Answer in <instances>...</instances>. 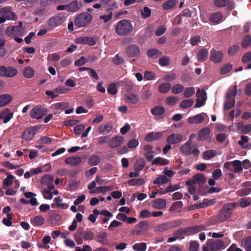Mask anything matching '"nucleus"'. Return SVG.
<instances>
[{
  "instance_id": "48",
  "label": "nucleus",
  "mask_w": 251,
  "mask_h": 251,
  "mask_svg": "<svg viewBox=\"0 0 251 251\" xmlns=\"http://www.w3.org/2000/svg\"><path fill=\"white\" fill-rule=\"evenodd\" d=\"M147 54L149 57L156 58L161 55V52L158 49H151L147 51Z\"/></svg>"
},
{
  "instance_id": "22",
  "label": "nucleus",
  "mask_w": 251,
  "mask_h": 251,
  "mask_svg": "<svg viewBox=\"0 0 251 251\" xmlns=\"http://www.w3.org/2000/svg\"><path fill=\"white\" fill-rule=\"evenodd\" d=\"M63 22L62 17L55 16L49 19L48 24L50 26L55 27L60 25Z\"/></svg>"
},
{
  "instance_id": "6",
  "label": "nucleus",
  "mask_w": 251,
  "mask_h": 251,
  "mask_svg": "<svg viewBox=\"0 0 251 251\" xmlns=\"http://www.w3.org/2000/svg\"><path fill=\"white\" fill-rule=\"evenodd\" d=\"M182 224L181 220H174L169 222H166L160 224L156 227V230L158 231H163L170 228H175L180 226Z\"/></svg>"
},
{
  "instance_id": "43",
  "label": "nucleus",
  "mask_w": 251,
  "mask_h": 251,
  "mask_svg": "<svg viewBox=\"0 0 251 251\" xmlns=\"http://www.w3.org/2000/svg\"><path fill=\"white\" fill-rule=\"evenodd\" d=\"M216 154L217 151H216L209 150L203 152L202 157L205 160H209L215 156Z\"/></svg>"
},
{
  "instance_id": "7",
  "label": "nucleus",
  "mask_w": 251,
  "mask_h": 251,
  "mask_svg": "<svg viewBox=\"0 0 251 251\" xmlns=\"http://www.w3.org/2000/svg\"><path fill=\"white\" fill-rule=\"evenodd\" d=\"M40 128V126H31L22 133V137L26 141H30L34 138L36 132Z\"/></svg>"
},
{
  "instance_id": "27",
  "label": "nucleus",
  "mask_w": 251,
  "mask_h": 251,
  "mask_svg": "<svg viewBox=\"0 0 251 251\" xmlns=\"http://www.w3.org/2000/svg\"><path fill=\"white\" fill-rule=\"evenodd\" d=\"M31 224L35 226H41L45 223V218L41 215H37L30 220Z\"/></svg>"
},
{
  "instance_id": "9",
  "label": "nucleus",
  "mask_w": 251,
  "mask_h": 251,
  "mask_svg": "<svg viewBox=\"0 0 251 251\" xmlns=\"http://www.w3.org/2000/svg\"><path fill=\"white\" fill-rule=\"evenodd\" d=\"M6 34L9 37H13L14 36H23L24 34L23 29H20L19 27L14 25L12 27H8L7 28Z\"/></svg>"
},
{
  "instance_id": "47",
  "label": "nucleus",
  "mask_w": 251,
  "mask_h": 251,
  "mask_svg": "<svg viewBox=\"0 0 251 251\" xmlns=\"http://www.w3.org/2000/svg\"><path fill=\"white\" fill-rule=\"evenodd\" d=\"M171 88V85L168 82H165L161 84L158 87V91L161 93H166L168 92Z\"/></svg>"
},
{
  "instance_id": "10",
  "label": "nucleus",
  "mask_w": 251,
  "mask_h": 251,
  "mask_svg": "<svg viewBox=\"0 0 251 251\" xmlns=\"http://www.w3.org/2000/svg\"><path fill=\"white\" fill-rule=\"evenodd\" d=\"M127 55L129 57H139L140 55V49L136 45H130L126 50Z\"/></svg>"
},
{
  "instance_id": "25",
  "label": "nucleus",
  "mask_w": 251,
  "mask_h": 251,
  "mask_svg": "<svg viewBox=\"0 0 251 251\" xmlns=\"http://www.w3.org/2000/svg\"><path fill=\"white\" fill-rule=\"evenodd\" d=\"M151 206L158 209H162L166 206V200L162 199H155L151 202Z\"/></svg>"
},
{
  "instance_id": "23",
  "label": "nucleus",
  "mask_w": 251,
  "mask_h": 251,
  "mask_svg": "<svg viewBox=\"0 0 251 251\" xmlns=\"http://www.w3.org/2000/svg\"><path fill=\"white\" fill-rule=\"evenodd\" d=\"M223 19V15L219 12H217L212 14L209 18V20L210 23L213 25H217L220 23Z\"/></svg>"
},
{
  "instance_id": "5",
  "label": "nucleus",
  "mask_w": 251,
  "mask_h": 251,
  "mask_svg": "<svg viewBox=\"0 0 251 251\" xmlns=\"http://www.w3.org/2000/svg\"><path fill=\"white\" fill-rule=\"evenodd\" d=\"M48 110L41 105H37L31 109L30 116L31 118L39 120L47 114Z\"/></svg>"
},
{
  "instance_id": "19",
  "label": "nucleus",
  "mask_w": 251,
  "mask_h": 251,
  "mask_svg": "<svg viewBox=\"0 0 251 251\" xmlns=\"http://www.w3.org/2000/svg\"><path fill=\"white\" fill-rule=\"evenodd\" d=\"M96 241L103 245H107L109 243L107 234L105 232L100 231L97 233L95 238Z\"/></svg>"
},
{
  "instance_id": "32",
  "label": "nucleus",
  "mask_w": 251,
  "mask_h": 251,
  "mask_svg": "<svg viewBox=\"0 0 251 251\" xmlns=\"http://www.w3.org/2000/svg\"><path fill=\"white\" fill-rule=\"evenodd\" d=\"M208 55V51L206 49H201L197 53L198 60L200 62H204L207 59Z\"/></svg>"
},
{
  "instance_id": "64",
  "label": "nucleus",
  "mask_w": 251,
  "mask_h": 251,
  "mask_svg": "<svg viewBox=\"0 0 251 251\" xmlns=\"http://www.w3.org/2000/svg\"><path fill=\"white\" fill-rule=\"evenodd\" d=\"M250 61H251V51L246 52L242 58V61L243 63H248Z\"/></svg>"
},
{
  "instance_id": "1",
  "label": "nucleus",
  "mask_w": 251,
  "mask_h": 251,
  "mask_svg": "<svg viewBox=\"0 0 251 251\" xmlns=\"http://www.w3.org/2000/svg\"><path fill=\"white\" fill-rule=\"evenodd\" d=\"M133 29L131 22L127 20L123 19L119 21L115 27V32L119 36H126Z\"/></svg>"
},
{
  "instance_id": "24",
  "label": "nucleus",
  "mask_w": 251,
  "mask_h": 251,
  "mask_svg": "<svg viewBox=\"0 0 251 251\" xmlns=\"http://www.w3.org/2000/svg\"><path fill=\"white\" fill-rule=\"evenodd\" d=\"M113 128V126L111 123H106L101 125L99 127V132L102 134L105 135L110 133Z\"/></svg>"
},
{
  "instance_id": "46",
  "label": "nucleus",
  "mask_w": 251,
  "mask_h": 251,
  "mask_svg": "<svg viewBox=\"0 0 251 251\" xmlns=\"http://www.w3.org/2000/svg\"><path fill=\"white\" fill-rule=\"evenodd\" d=\"M194 179H195V181L197 184H199L200 185L203 184L205 181L206 179L203 174L199 173L197 174L194 176Z\"/></svg>"
},
{
  "instance_id": "21",
  "label": "nucleus",
  "mask_w": 251,
  "mask_h": 251,
  "mask_svg": "<svg viewBox=\"0 0 251 251\" xmlns=\"http://www.w3.org/2000/svg\"><path fill=\"white\" fill-rule=\"evenodd\" d=\"M162 137V133L160 132H152L147 134L145 138L146 141L151 142L160 139Z\"/></svg>"
},
{
  "instance_id": "45",
  "label": "nucleus",
  "mask_w": 251,
  "mask_h": 251,
  "mask_svg": "<svg viewBox=\"0 0 251 251\" xmlns=\"http://www.w3.org/2000/svg\"><path fill=\"white\" fill-rule=\"evenodd\" d=\"M169 180V179L166 176H159L158 177H156L155 180H154L153 184L161 185L167 183Z\"/></svg>"
},
{
  "instance_id": "11",
  "label": "nucleus",
  "mask_w": 251,
  "mask_h": 251,
  "mask_svg": "<svg viewBox=\"0 0 251 251\" xmlns=\"http://www.w3.org/2000/svg\"><path fill=\"white\" fill-rule=\"evenodd\" d=\"M214 4L218 7H226L228 10H232L235 7V3L230 0H215Z\"/></svg>"
},
{
  "instance_id": "29",
  "label": "nucleus",
  "mask_w": 251,
  "mask_h": 251,
  "mask_svg": "<svg viewBox=\"0 0 251 251\" xmlns=\"http://www.w3.org/2000/svg\"><path fill=\"white\" fill-rule=\"evenodd\" d=\"M82 161V158L78 156H71L67 157L65 162L66 164L76 166L79 164Z\"/></svg>"
},
{
  "instance_id": "26",
  "label": "nucleus",
  "mask_w": 251,
  "mask_h": 251,
  "mask_svg": "<svg viewBox=\"0 0 251 251\" xmlns=\"http://www.w3.org/2000/svg\"><path fill=\"white\" fill-rule=\"evenodd\" d=\"M216 199H211L210 200H205L202 202L195 204L192 206L195 207L196 208H202L206 207L209 205H212L216 203Z\"/></svg>"
},
{
  "instance_id": "16",
  "label": "nucleus",
  "mask_w": 251,
  "mask_h": 251,
  "mask_svg": "<svg viewBox=\"0 0 251 251\" xmlns=\"http://www.w3.org/2000/svg\"><path fill=\"white\" fill-rule=\"evenodd\" d=\"M75 43L77 44H86L93 46L96 44L94 39L90 37H79L75 39Z\"/></svg>"
},
{
  "instance_id": "55",
  "label": "nucleus",
  "mask_w": 251,
  "mask_h": 251,
  "mask_svg": "<svg viewBox=\"0 0 251 251\" xmlns=\"http://www.w3.org/2000/svg\"><path fill=\"white\" fill-rule=\"evenodd\" d=\"M118 90L116 84L114 83H111L108 85L107 92L108 94L114 95L117 93Z\"/></svg>"
},
{
  "instance_id": "58",
  "label": "nucleus",
  "mask_w": 251,
  "mask_h": 251,
  "mask_svg": "<svg viewBox=\"0 0 251 251\" xmlns=\"http://www.w3.org/2000/svg\"><path fill=\"white\" fill-rule=\"evenodd\" d=\"M232 68V66L231 64H226L221 68L220 74L225 75L228 73Z\"/></svg>"
},
{
  "instance_id": "15",
  "label": "nucleus",
  "mask_w": 251,
  "mask_h": 251,
  "mask_svg": "<svg viewBox=\"0 0 251 251\" xmlns=\"http://www.w3.org/2000/svg\"><path fill=\"white\" fill-rule=\"evenodd\" d=\"M223 58V53L221 51L212 50L210 52V59L215 63L221 62Z\"/></svg>"
},
{
  "instance_id": "36",
  "label": "nucleus",
  "mask_w": 251,
  "mask_h": 251,
  "mask_svg": "<svg viewBox=\"0 0 251 251\" xmlns=\"http://www.w3.org/2000/svg\"><path fill=\"white\" fill-rule=\"evenodd\" d=\"M169 164V161L161 157L155 158L151 162V165H166Z\"/></svg>"
},
{
  "instance_id": "17",
  "label": "nucleus",
  "mask_w": 251,
  "mask_h": 251,
  "mask_svg": "<svg viewBox=\"0 0 251 251\" xmlns=\"http://www.w3.org/2000/svg\"><path fill=\"white\" fill-rule=\"evenodd\" d=\"M81 6V2H79L78 0L71 1L67 4V11L73 13L76 12L79 10Z\"/></svg>"
},
{
  "instance_id": "38",
  "label": "nucleus",
  "mask_w": 251,
  "mask_h": 251,
  "mask_svg": "<svg viewBox=\"0 0 251 251\" xmlns=\"http://www.w3.org/2000/svg\"><path fill=\"white\" fill-rule=\"evenodd\" d=\"M242 246L247 251H251V236L242 239Z\"/></svg>"
},
{
  "instance_id": "54",
  "label": "nucleus",
  "mask_w": 251,
  "mask_h": 251,
  "mask_svg": "<svg viewBox=\"0 0 251 251\" xmlns=\"http://www.w3.org/2000/svg\"><path fill=\"white\" fill-rule=\"evenodd\" d=\"M194 103L192 99H187L182 101L180 104V107L182 108H187L192 106Z\"/></svg>"
},
{
  "instance_id": "30",
  "label": "nucleus",
  "mask_w": 251,
  "mask_h": 251,
  "mask_svg": "<svg viewBox=\"0 0 251 251\" xmlns=\"http://www.w3.org/2000/svg\"><path fill=\"white\" fill-rule=\"evenodd\" d=\"M210 129L208 127H206L201 129L198 134V139L200 141H203L207 139L210 134Z\"/></svg>"
},
{
  "instance_id": "35",
  "label": "nucleus",
  "mask_w": 251,
  "mask_h": 251,
  "mask_svg": "<svg viewBox=\"0 0 251 251\" xmlns=\"http://www.w3.org/2000/svg\"><path fill=\"white\" fill-rule=\"evenodd\" d=\"M5 74L6 77H13L18 74L17 70L12 66H5Z\"/></svg>"
},
{
  "instance_id": "52",
  "label": "nucleus",
  "mask_w": 251,
  "mask_h": 251,
  "mask_svg": "<svg viewBox=\"0 0 251 251\" xmlns=\"http://www.w3.org/2000/svg\"><path fill=\"white\" fill-rule=\"evenodd\" d=\"M251 44V36L249 35H246L244 36L241 43V47L243 48L248 47Z\"/></svg>"
},
{
  "instance_id": "62",
  "label": "nucleus",
  "mask_w": 251,
  "mask_h": 251,
  "mask_svg": "<svg viewBox=\"0 0 251 251\" xmlns=\"http://www.w3.org/2000/svg\"><path fill=\"white\" fill-rule=\"evenodd\" d=\"M159 64L161 66H167L170 64V59L168 56H163L159 58Z\"/></svg>"
},
{
  "instance_id": "14",
  "label": "nucleus",
  "mask_w": 251,
  "mask_h": 251,
  "mask_svg": "<svg viewBox=\"0 0 251 251\" xmlns=\"http://www.w3.org/2000/svg\"><path fill=\"white\" fill-rule=\"evenodd\" d=\"M124 138L123 136H118L113 137L109 141L108 146L111 148H116L123 144Z\"/></svg>"
},
{
  "instance_id": "4",
  "label": "nucleus",
  "mask_w": 251,
  "mask_h": 251,
  "mask_svg": "<svg viewBox=\"0 0 251 251\" xmlns=\"http://www.w3.org/2000/svg\"><path fill=\"white\" fill-rule=\"evenodd\" d=\"M180 151L185 155H193L195 157H198L200 153L197 145H193L192 143H190L189 142H185L180 147Z\"/></svg>"
},
{
  "instance_id": "8",
  "label": "nucleus",
  "mask_w": 251,
  "mask_h": 251,
  "mask_svg": "<svg viewBox=\"0 0 251 251\" xmlns=\"http://www.w3.org/2000/svg\"><path fill=\"white\" fill-rule=\"evenodd\" d=\"M206 245L209 247L210 251H219L224 249L225 244L221 240H208Z\"/></svg>"
},
{
  "instance_id": "49",
  "label": "nucleus",
  "mask_w": 251,
  "mask_h": 251,
  "mask_svg": "<svg viewBox=\"0 0 251 251\" xmlns=\"http://www.w3.org/2000/svg\"><path fill=\"white\" fill-rule=\"evenodd\" d=\"M127 100L130 103L136 104L139 100V96L134 94H129L126 97Z\"/></svg>"
},
{
  "instance_id": "60",
  "label": "nucleus",
  "mask_w": 251,
  "mask_h": 251,
  "mask_svg": "<svg viewBox=\"0 0 251 251\" xmlns=\"http://www.w3.org/2000/svg\"><path fill=\"white\" fill-rule=\"evenodd\" d=\"M53 177L50 175H45L41 179L42 184H50L52 183Z\"/></svg>"
},
{
  "instance_id": "57",
  "label": "nucleus",
  "mask_w": 251,
  "mask_h": 251,
  "mask_svg": "<svg viewBox=\"0 0 251 251\" xmlns=\"http://www.w3.org/2000/svg\"><path fill=\"white\" fill-rule=\"evenodd\" d=\"M195 90L193 87H187L183 93V96L185 98H190L195 93Z\"/></svg>"
},
{
  "instance_id": "12",
  "label": "nucleus",
  "mask_w": 251,
  "mask_h": 251,
  "mask_svg": "<svg viewBox=\"0 0 251 251\" xmlns=\"http://www.w3.org/2000/svg\"><path fill=\"white\" fill-rule=\"evenodd\" d=\"M205 229V226L203 225H197L189 227L183 228L185 231V235L189 236L194 233H198Z\"/></svg>"
},
{
  "instance_id": "3",
  "label": "nucleus",
  "mask_w": 251,
  "mask_h": 251,
  "mask_svg": "<svg viewBox=\"0 0 251 251\" xmlns=\"http://www.w3.org/2000/svg\"><path fill=\"white\" fill-rule=\"evenodd\" d=\"M93 19V16L91 14L83 12L76 16L74 20V24L78 28L85 27L92 22Z\"/></svg>"
},
{
  "instance_id": "28",
  "label": "nucleus",
  "mask_w": 251,
  "mask_h": 251,
  "mask_svg": "<svg viewBox=\"0 0 251 251\" xmlns=\"http://www.w3.org/2000/svg\"><path fill=\"white\" fill-rule=\"evenodd\" d=\"M203 115H206L204 113L198 114L194 116L189 117L188 118V122L190 124H199L202 123L204 118Z\"/></svg>"
},
{
  "instance_id": "41",
  "label": "nucleus",
  "mask_w": 251,
  "mask_h": 251,
  "mask_svg": "<svg viewBox=\"0 0 251 251\" xmlns=\"http://www.w3.org/2000/svg\"><path fill=\"white\" fill-rule=\"evenodd\" d=\"M165 108L162 106H156L151 110V114L155 116H160L164 113Z\"/></svg>"
},
{
  "instance_id": "13",
  "label": "nucleus",
  "mask_w": 251,
  "mask_h": 251,
  "mask_svg": "<svg viewBox=\"0 0 251 251\" xmlns=\"http://www.w3.org/2000/svg\"><path fill=\"white\" fill-rule=\"evenodd\" d=\"M183 140L182 135L178 133H174L170 135L167 138V142L170 145L178 144Z\"/></svg>"
},
{
  "instance_id": "40",
  "label": "nucleus",
  "mask_w": 251,
  "mask_h": 251,
  "mask_svg": "<svg viewBox=\"0 0 251 251\" xmlns=\"http://www.w3.org/2000/svg\"><path fill=\"white\" fill-rule=\"evenodd\" d=\"M176 4V0H168L163 3L162 8L165 10H169L174 7Z\"/></svg>"
},
{
  "instance_id": "61",
  "label": "nucleus",
  "mask_w": 251,
  "mask_h": 251,
  "mask_svg": "<svg viewBox=\"0 0 251 251\" xmlns=\"http://www.w3.org/2000/svg\"><path fill=\"white\" fill-rule=\"evenodd\" d=\"M184 89V87L180 84H176L172 88V92L174 94H177L181 92Z\"/></svg>"
},
{
  "instance_id": "44",
  "label": "nucleus",
  "mask_w": 251,
  "mask_h": 251,
  "mask_svg": "<svg viewBox=\"0 0 251 251\" xmlns=\"http://www.w3.org/2000/svg\"><path fill=\"white\" fill-rule=\"evenodd\" d=\"M232 166H233V172L237 173L243 170L242 162L241 161L236 160L232 161Z\"/></svg>"
},
{
  "instance_id": "53",
  "label": "nucleus",
  "mask_w": 251,
  "mask_h": 251,
  "mask_svg": "<svg viewBox=\"0 0 251 251\" xmlns=\"http://www.w3.org/2000/svg\"><path fill=\"white\" fill-rule=\"evenodd\" d=\"M100 161V157L96 155H91L88 160V163L91 166H95L98 165Z\"/></svg>"
},
{
  "instance_id": "31",
  "label": "nucleus",
  "mask_w": 251,
  "mask_h": 251,
  "mask_svg": "<svg viewBox=\"0 0 251 251\" xmlns=\"http://www.w3.org/2000/svg\"><path fill=\"white\" fill-rule=\"evenodd\" d=\"M12 100V96L9 94L0 95V107H3L9 104Z\"/></svg>"
},
{
  "instance_id": "42",
  "label": "nucleus",
  "mask_w": 251,
  "mask_h": 251,
  "mask_svg": "<svg viewBox=\"0 0 251 251\" xmlns=\"http://www.w3.org/2000/svg\"><path fill=\"white\" fill-rule=\"evenodd\" d=\"M129 186H141L145 183L144 179L142 178H133L129 180L127 182Z\"/></svg>"
},
{
  "instance_id": "2",
  "label": "nucleus",
  "mask_w": 251,
  "mask_h": 251,
  "mask_svg": "<svg viewBox=\"0 0 251 251\" xmlns=\"http://www.w3.org/2000/svg\"><path fill=\"white\" fill-rule=\"evenodd\" d=\"M235 206L234 203H227L224 204L216 216L217 223L224 222L228 219L231 215Z\"/></svg>"
},
{
  "instance_id": "59",
  "label": "nucleus",
  "mask_w": 251,
  "mask_h": 251,
  "mask_svg": "<svg viewBox=\"0 0 251 251\" xmlns=\"http://www.w3.org/2000/svg\"><path fill=\"white\" fill-rule=\"evenodd\" d=\"M239 46L238 45H234L230 47L228 50V53L230 56H233L237 53L239 50Z\"/></svg>"
},
{
  "instance_id": "56",
  "label": "nucleus",
  "mask_w": 251,
  "mask_h": 251,
  "mask_svg": "<svg viewBox=\"0 0 251 251\" xmlns=\"http://www.w3.org/2000/svg\"><path fill=\"white\" fill-rule=\"evenodd\" d=\"M14 178V176L8 174L6 178L3 181V185L4 186L9 187L12 184L13 179Z\"/></svg>"
},
{
  "instance_id": "51",
  "label": "nucleus",
  "mask_w": 251,
  "mask_h": 251,
  "mask_svg": "<svg viewBox=\"0 0 251 251\" xmlns=\"http://www.w3.org/2000/svg\"><path fill=\"white\" fill-rule=\"evenodd\" d=\"M132 248L135 251H145L147 249V244L145 243L135 244Z\"/></svg>"
},
{
  "instance_id": "39",
  "label": "nucleus",
  "mask_w": 251,
  "mask_h": 251,
  "mask_svg": "<svg viewBox=\"0 0 251 251\" xmlns=\"http://www.w3.org/2000/svg\"><path fill=\"white\" fill-rule=\"evenodd\" d=\"M54 202L55 203L57 208H60L62 209H66L68 208L69 205L66 203H61L62 199L60 196L56 197L53 200Z\"/></svg>"
},
{
  "instance_id": "33",
  "label": "nucleus",
  "mask_w": 251,
  "mask_h": 251,
  "mask_svg": "<svg viewBox=\"0 0 251 251\" xmlns=\"http://www.w3.org/2000/svg\"><path fill=\"white\" fill-rule=\"evenodd\" d=\"M145 161L143 157H140L137 159L134 166V170L136 172L142 171L145 167Z\"/></svg>"
},
{
  "instance_id": "63",
  "label": "nucleus",
  "mask_w": 251,
  "mask_h": 251,
  "mask_svg": "<svg viewBox=\"0 0 251 251\" xmlns=\"http://www.w3.org/2000/svg\"><path fill=\"white\" fill-rule=\"evenodd\" d=\"M251 193V188L242 189L237 192V194L239 196H246Z\"/></svg>"
},
{
  "instance_id": "20",
  "label": "nucleus",
  "mask_w": 251,
  "mask_h": 251,
  "mask_svg": "<svg viewBox=\"0 0 251 251\" xmlns=\"http://www.w3.org/2000/svg\"><path fill=\"white\" fill-rule=\"evenodd\" d=\"M4 14L5 20H15L16 19V15L15 13L11 11L9 7H4L0 9V15Z\"/></svg>"
},
{
  "instance_id": "34",
  "label": "nucleus",
  "mask_w": 251,
  "mask_h": 251,
  "mask_svg": "<svg viewBox=\"0 0 251 251\" xmlns=\"http://www.w3.org/2000/svg\"><path fill=\"white\" fill-rule=\"evenodd\" d=\"M83 219V216L81 214L78 213L76 215V219H74L72 223V224L69 226V229L70 231H75L77 227V221L78 222H81Z\"/></svg>"
},
{
  "instance_id": "37",
  "label": "nucleus",
  "mask_w": 251,
  "mask_h": 251,
  "mask_svg": "<svg viewBox=\"0 0 251 251\" xmlns=\"http://www.w3.org/2000/svg\"><path fill=\"white\" fill-rule=\"evenodd\" d=\"M23 74L25 77L31 78L34 76L35 72L31 67L27 66L24 69Z\"/></svg>"
},
{
  "instance_id": "50",
  "label": "nucleus",
  "mask_w": 251,
  "mask_h": 251,
  "mask_svg": "<svg viewBox=\"0 0 251 251\" xmlns=\"http://www.w3.org/2000/svg\"><path fill=\"white\" fill-rule=\"evenodd\" d=\"M82 237L85 240H92L94 239L95 234L90 229H87L85 230Z\"/></svg>"
},
{
  "instance_id": "18",
  "label": "nucleus",
  "mask_w": 251,
  "mask_h": 251,
  "mask_svg": "<svg viewBox=\"0 0 251 251\" xmlns=\"http://www.w3.org/2000/svg\"><path fill=\"white\" fill-rule=\"evenodd\" d=\"M13 113L11 110L6 108L0 112V119L3 120L4 123H8L13 117Z\"/></svg>"
}]
</instances>
